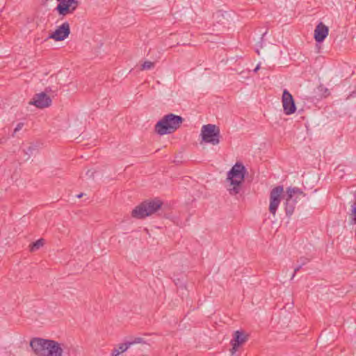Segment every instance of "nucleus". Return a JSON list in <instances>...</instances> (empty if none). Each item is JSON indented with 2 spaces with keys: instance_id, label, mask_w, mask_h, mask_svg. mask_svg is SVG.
I'll use <instances>...</instances> for the list:
<instances>
[{
  "instance_id": "4468645a",
  "label": "nucleus",
  "mask_w": 356,
  "mask_h": 356,
  "mask_svg": "<svg viewBox=\"0 0 356 356\" xmlns=\"http://www.w3.org/2000/svg\"><path fill=\"white\" fill-rule=\"evenodd\" d=\"M129 347L128 342L120 343L112 350L111 356H118L124 353Z\"/></svg>"
},
{
  "instance_id": "a211bd4d",
  "label": "nucleus",
  "mask_w": 356,
  "mask_h": 356,
  "mask_svg": "<svg viewBox=\"0 0 356 356\" xmlns=\"http://www.w3.org/2000/svg\"><path fill=\"white\" fill-rule=\"evenodd\" d=\"M154 67V63L151 61H145L141 66L142 70H151Z\"/></svg>"
},
{
  "instance_id": "aec40b11",
  "label": "nucleus",
  "mask_w": 356,
  "mask_h": 356,
  "mask_svg": "<svg viewBox=\"0 0 356 356\" xmlns=\"http://www.w3.org/2000/svg\"><path fill=\"white\" fill-rule=\"evenodd\" d=\"M309 259L306 257H300V259L298 260V262L302 266L306 265L307 263H309Z\"/></svg>"
},
{
  "instance_id": "dca6fc26",
  "label": "nucleus",
  "mask_w": 356,
  "mask_h": 356,
  "mask_svg": "<svg viewBox=\"0 0 356 356\" xmlns=\"http://www.w3.org/2000/svg\"><path fill=\"white\" fill-rule=\"evenodd\" d=\"M44 240L43 238H40V239L36 241L35 242L31 244L30 250L31 252H35V251L39 250L44 245Z\"/></svg>"
},
{
  "instance_id": "0eeeda50",
  "label": "nucleus",
  "mask_w": 356,
  "mask_h": 356,
  "mask_svg": "<svg viewBox=\"0 0 356 356\" xmlns=\"http://www.w3.org/2000/svg\"><path fill=\"white\" fill-rule=\"evenodd\" d=\"M284 192L283 186H277L273 188L270 193L269 211L273 215L276 213L277 209L281 201V195Z\"/></svg>"
},
{
  "instance_id": "9d476101",
  "label": "nucleus",
  "mask_w": 356,
  "mask_h": 356,
  "mask_svg": "<svg viewBox=\"0 0 356 356\" xmlns=\"http://www.w3.org/2000/svg\"><path fill=\"white\" fill-rule=\"evenodd\" d=\"M248 335L242 330H236L234 332L233 339L231 340L232 354H234L238 347L243 345L248 340Z\"/></svg>"
},
{
  "instance_id": "6e6552de",
  "label": "nucleus",
  "mask_w": 356,
  "mask_h": 356,
  "mask_svg": "<svg viewBox=\"0 0 356 356\" xmlns=\"http://www.w3.org/2000/svg\"><path fill=\"white\" fill-rule=\"evenodd\" d=\"M282 100L283 110L286 115H291L296 112V106L293 97L291 94L286 89L283 91Z\"/></svg>"
},
{
  "instance_id": "f3484780",
  "label": "nucleus",
  "mask_w": 356,
  "mask_h": 356,
  "mask_svg": "<svg viewBox=\"0 0 356 356\" xmlns=\"http://www.w3.org/2000/svg\"><path fill=\"white\" fill-rule=\"evenodd\" d=\"M38 150V146L35 145H31L26 149H24V153L28 155L27 159L33 154L34 152Z\"/></svg>"
},
{
  "instance_id": "6ab92c4d",
  "label": "nucleus",
  "mask_w": 356,
  "mask_h": 356,
  "mask_svg": "<svg viewBox=\"0 0 356 356\" xmlns=\"http://www.w3.org/2000/svg\"><path fill=\"white\" fill-rule=\"evenodd\" d=\"M128 343L131 346V345H134L136 343H145V341L141 337H136L134 340L128 341Z\"/></svg>"
},
{
  "instance_id": "412c9836",
  "label": "nucleus",
  "mask_w": 356,
  "mask_h": 356,
  "mask_svg": "<svg viewBox=\"0 0 356 356\" xmlns=\"http://www.w3.org/2000/svg\"><path fill=\"white\" fill-rule=\"evenodd\" d=\"M24 127V123L23 122H19L17 124L16 127L14 129V134L17 133V131H19V130H21L22 129V127Z\"/></svg>"
},
{
  "instance_id": "7ed1b4c3",
  "label": "nucleus",
  "mask_w": 356,
  "mask_h": 356,
  "mask_svg": "<svg viewBox=\"0 0 356 356\" xmlns=\"http://www.w3.org/2000/svg\"><path fill=\"white\" fill-rule=\"evenodd\" d=\"M245 168L241 163H236L227 173V179L230 184L228 188L229 194L235 195L239 193L244 180Z\"/></svg>"
},
{
  "instance_id": "2eb2a0df",
  "label": "nucleus",
  "mask_w": 356,
  "mask_h": 356,
  "mask_svg": "<svg viewBox=\"0 0 356 356\" xmlns=\"http://www.w3.org/2000/svg\"><path fill=\"white\" fill-rule=\"evenodd\" d=\"M286 194H289V196H292L293 197L297 198L298 195H303L305 196V193L301 191V189L297 187H289L286 188Z\"/></svg>"
},
{
  "instance_id": "b1692460",
  "label": "nucleus",
  "mask_w": 356,
  "mask_h": 356,
  "mask_svg": "<svg viewBox=\"0 0 356 356\" xmlns=\"http://www.w3.org/2000/svg\"><path fill=\"white\" fill-rule=\"evenodd\" d=\"M321 88H322V92H323V95L324 97L328 96L329 94H330V92H329L328 89L325 88L323 86H321Z\"/></svg>"
},
{
  "instance_id": "39448f33",
  "label": "nucleus",
  "mask_w": 356,
  "mask_h": 356,
  "mask_svg": "<svg viewBox=\"0 0 356 356\" xmlns=\"http://www.w3.org/2000/svg\"><path fill=\"white\" fill-rule=\"evenodd\" d=\"M201 136L204 142L216 145L220 143V129L215 124L203 125L201 129Z\"/></svg>"
},
{
  "instance_id": "f03ea898",
  "label": "nucleus",
  "mask_w": 356,
  "mask_h": 356,
  "mask_svg": "<svg viewBox=\"0 0 356 356\" xmlns=\"http://www.w3.org/2000/svg\"><path fill=\"white\" fill-rule=\"evenodd\" d=\"M183 118L179 115L170 113L165 115L155 125V131L159 135L172 134L181 126Z\"/></svg>"
},
{
  "instance_id": "1a4fd4ad",
  "label": "nucleus",
  "mask_w": 356,
  "mask_h": 356,
  "mask_svg": "<svg viewBox=\"0 0 356 356\" xmlns=\"http://www.w3.org/2000/svg\"><path fill=\"white\" fill-rule=\"evenodd\" d=\"M70 33V24L65 22L59 26L50 35L49 38L56 41H62L67 38Z\"/></svg>"
},
{
  "instance_id": "5701e85b",
  "label": "nucleus",
  "mask_w": 356,
  "mask_h": 356,
  "mask_svg": "<svg viewBox=\"0 0 356 356\" xmlns=\"http://www.w3.org/2000/svg\"><path fill=\"white\" fill-rule=\"evenodd\" d=\"M302 266L299 264L298 266H296L295 268H294V273L292 275V277H291V280L294 278L296 274L302 268Z\"/></svg>"
},
{
  "instance_id": "9b49d317",
  "label": "nucleus",
  "mask_w": 356,
  "mask_h": 356,
  "mask_svg": "<svg viewBox=\"0 0 356 356\" xmlns=\"http://www.w3.org/2000/svg\"><path fill=\"white\" fill-rule=\"evenodd\" d=\"M30 104H33L37 108H43L51 105V99L45 92H42L35 95Z\"/></svg>"
},
{
  "instance_id": "393cba45",
  "label": "nucleus",
  "mask_w": 356,
  "mask_h": 356,
  "mask_svg": "<svg viewBox=\"0 0 356 356\" xmlns=\"http://www.w3.org/2000/svg\"><path fill=\"white\" fill-rule=\"evenodd\" d=\"M259 68H260V65H259V64H258L257 65V67L254 68V72H257L259 70Z\"/></svg>"
},
{
  "instance_id": "4be33fe9",
  "label": "nucleus",
  "mask_w": 356,
  "mask_h": 356,
  "mask_svg": "<svg viewBox=\"0 0 356 356\" xmlns=\"http://www.w3.org/2000/svg\"><path fill=\"white\" fill-rule=\"evenodd\" d=\"M95 172L92 170H88L86 173V175L88 176L89 178H93Z\"/></svg>"
},
{
  "instance_id": "ddd939ff",
  "label": "nucleus",
  "mask_w": 356,
  "mask_h": 356,
  "mask_svg": "<svg viewBox=\"0 0 356 356\" xmlns=\"http://www.w3.org/2000/svg\"><path fill=\"white\" fill-rule=\"evenodd\" d=\"M285 211L286 216H291L295 209V205L296 202V198L292 196H289V194H286V197L285 198Z\"/></svg>"
},
{
  "instance_id": "f257e3e1",
  "label": "nucleus",
  "mask_w": 356,
  "mask_h": 356,
  "mask_svg": "<svg viewBox=\"0 0 356 356\" xmlns=\"http://www.w3.org/2000/svg\"><path fill=\"white\" fill-rule=\"evenodd\" d=\"M30 346L37 356H63L62 345L54 340L35 337L31 340Z\"/></svg>"
},
{
  "instance_id": "423d86ee",
  "label": "nucleus",
  "mask_w": 356,
  "mask_h": 356,
  "mask_svg": "<svg viewBox=\"0 0 356 356\" xmlns=\"http://www.w3.org/2000/svg\"><path fill=\"white\" fill-rule=\"evenodd\" d=\"M59 3L55 8L60 15L66 16L74 13L79 3L77 0H59Z\"/></svg>"
},
{
  "instance_id": "20e7f679",
  "label": "nucleus",
  "mask_w": 356,
  "mask_h": 356,
  "mask_svg": "<svg viewBox=\"0 0 356 356\" xmlns=\"http://www.w3.org/2000/svg\"><path fill=\"white\" fill-rule=\"evenodd\" d=\"M161 205L162 202L159 199L145 201L132 211V216L138 219L144 218L155 213Z\"/></svg>"
},
{
  "instance_id": "a878e982",
  "label": "nucleus",
  "mask_w": 356,
  "mask_h": 356,
  "mask_svg": "<svg viewBox=\"0 0 356 356\" xmlns=\"http://www.w3.org/2000/svg\"><path fill=\"white\" fill-rule=\"evenodd\" d=\"M83 196V193H81L79 195H77V197L80 198Z\"/></svg>"
},
{
  "instance_id": "f8f14e48",
  "label": "nucleus",
  "mask_w": 356,
  "mask_h": 356,
  "mask_svg": "<svg viewBox=\"0 0 356 356\" xmlns=\"http://www.w3.org/2000/svg\"><path fill=\"white\" fill-rule=\"evenodd\" d=\"M329 29L322 22H320L314 30V39L317 42H322L327 36Z\"/></svg>"
}]
</instances>
